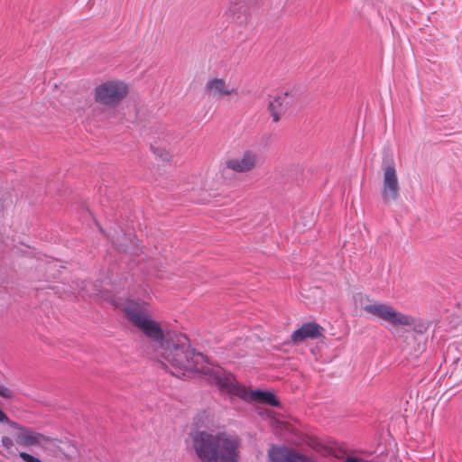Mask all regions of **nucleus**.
Masks as SVG:
<instances>
[{
	"label": "nucleus",
	"mask_w": 462,
	"mask_h": 462,
	"mask_svg": "<svg viewBox=\"0 0 462 462\" xmlns=\"http://www.w3.org/2000/svg\"><path fill=\"white\" fill-rule=\"evenodd\" d=\"M127 319L159 347L161 363L171 368V373L179 377H185L191 372L201 373L208 376L211 384L217 386L214 374L218 365L209 364L207 357L190 348L189 338L182 333L167 331L165 334L160 325L148 317L143 304L128 300L124 306Z\"/></svg>",
	"instance_id": "1"
},
{
	"label": "nucleus",
	"mask_w": 462,
	"mask_h": 462,
	"mask_svg": "<svg viewBox=\"0 0 462 462\" xmlns=\"http://www.w3.org/2000/svg\"><path fill=\"white\" fill-rule=\"evenodd\" d=\"M192 442L202 462H237L239 440L236 436L199 431L192 436Z\"/></svg>",
	"instance_id": "2"
},
{
	"label": "nucleus",
	"mask_w": 462,
	"mask_h": 462,
	"mask_svg": "<svg viewBox=\"0 0 462 462\" xmlns=\"http://www.w3.org/2000/svg\"><path fill=\"white\" fill-rule=\"evenodd\" d=\"M217 376V387L222 393L235 395L248 402L266 403L278 406L275 395L271 392L254 390L248 391L245 386L238 384L233 374L226 373L223 368H217L214 374Z\"/></svg>",
	"instance_id": "3"
},
{
	"label": "nucleus",
	"mask_w": 462,
	"mask_h": 462,
	"mask_svg": "<svg viewBox=\"0 0 462 462\" xmlns=\"http://www.w3.org/2000/svg\"><path fill=\"white\" fill-rule=\"evenodd\" d=\"M365 312L382 319L393 326H411L412 317L397 311L393 306L385 303L367 304L364 307Z\"/></svg>",
	"instance_id": "4"
},
{
	"label": "nucleus",
	"mask_w": 462,
	"mask_h": 462,
	"mask_svg": "<svg viewBox=\"0 0 462 462\" xmlns=\"http://www.w3.org/2000/svg\"><path fill=\"white\" fill-rule=\"evenodd\" d=\"M126 84L118 80H108L95 88V99L103 105H116L127 94Z\"/></svg>",
	"instance_id": "5"
},
{
	"label": "nucleus",
	"mask_w": 462,
	"mask_h": 462,
	"mask_svg": "<svg viewBox=\"0 0 462 462\" xmlns=\"http://www.w3.org/2000/svg\"><path fill=\"white\" fill-rule=\"evenodd\" d=\"M2 423L7 424L13 429L20 430L16 435V442L23 447L37 446L51 440L49 437H46L43 434L39 433L30 428L23 427L17 422L11 420L10 419L9 422Z\"/></svg>",
	"instance_id": "6"
},
{
	"label": "nucleus",
	"mask_w": 462,
	"mask_h": 462,
	"mask_svg": "<svg viewBox=\"0 0 462 462\" xmlns=\"http://www.w3.org/2000/svg\"><path fill=\"white\" fill-rule=\"evenodd\" d=\"M382 197L386 203L394 201L399 197L398 177L393 164L386 166L383 170Z\"/></svg>",
	"instance_id": "7"
},
{
	"label": "nucleus",
	"mask_w": 462,
	"mask_h": 462,
	"mask_svg": "<svg viewBox=\"0 0 462 462\" xmlns=\"http://www.w3.org/2000/svg\"><path fill=\"white\" fill-rule=\"evenodd\" d=\"M271 462H313V460L285 446H273L268 451Z\"/></svg>",
	"instance_id": "8"
},
{
	"label": "nucleus",
	"mask_w": 462,
	"mask_h": 462,
	"mask_svg": "<svg viewBox=\"0 0 462 462\" xmlns=\"http://www.w3.org/2000/svg\"><path fill=\"white\" fill-rule=\"evenodd\" d=\"M258 162V155L253 151H245L240 158L228 159L226 162L227 169L236 172H246L254 169Z\"/></svg>",
	"instance_id": "9"
},
{
	"label": "nucleus",
	"mask_w": 462,
	"mask_h": 462,
	"mask_svg": "<svg viewBox=\"0 0 462 462\" xmlns=\"http://www.w3.org/2000/svg\"><path fill=\"white\" fill-rule=\"evenodd\" d=\"M206 92L214 98L222 99L232 94H236V89L229 88L223 79H208L205 86Z\"/></svg>",
	"instance_id": "10"
},
{
	"label": "nucleus",
	"mask_w": 462,
	"mask_h": 462,
	"mask_svg": "<svg viewBox=\"0 0 462 462\" xmlns=\"http://www.w3.org/2000/svg\"><path fill=\"white\" fill-rule=\"evenodd\" d=\"M321 336V327L316 322L304 323L291 335L294 343L303 342L306 339H317Z\"/></svg>",
	"instance_id": "11"
},
{
	"label": "nucleus",
	"mask_w": 462,
	"mask_h": 462,
	"mask_svg": "<svg viewBox=\"0 0 462 462\" xmlns=\"http://www.w3.org/2000/svg\"><path fill=\"white\" fill-rule=\"evenodd\" d=\"M288 93L285 92L277 96L273 101L269 103L268 109L273 117V122H278L282 114L285 113L289 106Z\"/></svg>",
	"instance_id": "12"
},
{
	"label": "nucleus",
	"mask_w": 462,
	"mask_h": 462,
	"mask_svg": "<svg viewBox=\"0 0 462 462\" xmlns=\"http://www.w3.org/2000/svg\"><path fill=\"white\" fill-rule=\"evenodd\" d=\"M151 148L153 151L154 154L162 158V161L168 162L171 160V155L167 151L162 150L161 148L155 147L154 145H152Z\"/></svg>",
	"instance_id": "13"
},
{
	"label": "nucleus",
	"mask_w": 462,
	"mask_h": 462,
	"mask_svg": "<svg viewBox=\"0 0 462 462\" xmlns=\"http://www.w3.org/2000/svg\"><path fill=\"white\" fill-rule=\"evenodd\" d=\"M19 456L24 462H42L40 458L26 452H21Z\"/></svg>",
	"instance_id": "14"
},
{
	"label": "nucleus",
	"mask_w": 462,
	"mask_h": 462,
	"mask_svg": "<svg viewBox=\"0 0 462 462\" xmlns=\"http://www.w3.org/2000/svg\"><path fill=\"white\" fill-rule=\"evenodd\" d=\"M0 422H9V418L1 409H0Z\"/></svg>",
	"instance_id": "15"
},
{
	"label": "nucleus",
	"mask_w": 462,
	"mask_h": 462,
	"mask_svg": "<svg viewBox=\"0 0 462 462\" xmlns=\"http://www.w3.org/2000/svg\"><path fill=\"white\" fill-rule=\"evenodd\" d=\"M2 442L4 446H8L9 444H11V440L8 438H3Z\"/></svg>",
	"instance_id": "16"
},
{
	"label": "nucleus",
	"mask_w": 462,
	"mask_h": 462,
	"mask_svg": "<svg viewBox=\"0 0 462 462\" xmlns=\"http://www.w3.org/2000/svg\"><path fill=\"white\" fill-rule=\"evenodd\" d=\"M106 236L109 239H111L113 243H115V242H114V240H113V238H111L110 235L106 234Z\"/></svg>",
	"instance_id": "17"
}]
</instances>
